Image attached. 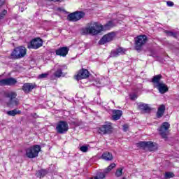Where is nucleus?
<instances>
[{
    "instance_id": "nucleus-1",
    "label": "nucleus",
    "mask_w": 179,
    "mask_h": 179,
    "mask_svg": "<svg viewBox=\"0 0 179 179\" xmlns=\"http://www.w3.org/2000/svg\"><path fill=\"white\" fill-rule=\"evenodd\" d=\"M101 31H103V25L97 22H91L88 27L82 29L81 33L84 35L92 34L96 36Z\"/></svg>"
},
{
    "instance_id": "nucleus-2",
    "label": "nucleus",
    "mask_w": 179,
    "mask_h": 179,
    "mask_svg": "<svg viewBox=\"0 0 179 179\" xmlns=\"http://www.w3.org/2000/svg\"><path fill=\"white\" fill-rule=\"evenodd\" d=\"M17 94L16 92H8L5 93V97L8 99L7 105L8 107H15V106H19V99H16Z\"/></svg>"
},
{
    "instance_id": "nucleus-3",
    "label": "nucleus",
    "mask_w": 179,
    "mask_h": 179,
    "mask_svg": "<svg viewBox=\"0 0 179 179\" xmlns=\"http://www.w3.org/2000/svg\"><path fill=\"white\" fill-rule=\"evenodd\" d=\"M27 54V49L25 47L20 46L15 48L11 53V57L14 59H20V58H23Z\"/></svg>"
},
{
    "instance_id": "nucleus-4",
    "label": "nucleus",
    "mask_w": 179,
    "mask_h": 179,
    "mask_svg": "<svg viewBox=\"0 0 179 179\" xmlns=\"http://www.w3.org/2000/svg\"><path fill=\"white\" fill-rule=\"evenodd\" d=\"M41 147L38 145H33L26 149V156L29 159H34L38 156Z\"/></svg>"
},
{
    "instance_id": "nucleus-5",
    "label": "nucleus",
    "mask_w": 179,
    "mask_h": 179,
    "mask_svg": "<svg viewBox=\"0 0 179 179\" xmlns=\"http://www.w3.org/2000/svg\"><path fill=\"white\" fill-rule=\"evenodd\" d=\"M69 130V124L65 121H59L56 125V132L57 134H66Z\"/></svg>"
},
{
    "instance_id": "nucleus-6",
    "label": "nucleus",
    "mask_w": 179,
    "mask_h": 179,
    "mask_svg": "<svg viewBox=\"0 0 179 179\" xmlns=\"http://www.w3.org/2000/svg\"><path fill=\"white\" fill-rule=\"evenodd\" d=\"M146 40H148L146 35H140L135 38V48L137 51L141 50L142 47L146 44Z\"/></svg>"
},
{
    "instance_id": "nucleus-7",
    "label": "nucleus",
    "mask_w": 179,
    "mask_h": 179,
    "mask_svg": "<svg viewBox=\"0 0 179 179\" xmlns=\"http://www.w3.org/2000/svg\"><path fill=\"white\" fill-rule=\"evenodd\" d=\"M83 17H85L83 11H76L68 15L67 20H69V22H78V20H80V19H83Z\"/></svg>"
},
{
    "instance_id": "nucleus-8",
    "label": "nucleus",
    "mask_w": 179,
    "mask_h": 179,
    "mask_svg": "<svg viewBox=\"0 0 179 179\" xmlns=\"http://www.w3.org/2000/svg\"><path fill=\"white\" fill-rule=\"evenodd\" d=\"M140 148H144L148 149L150 152H155V150H157V144L156 143H153L151 141H141L138 143Z\"/></svg>"
},
{
    "instance_id": "nucleus-9",
    "label": "nucleus",
    "mask_w": 179,
    "mask_h": 179,
    "mask_svg": "<svg viewBox=\"0 0 179 179\" xmlns=\"http://www.w3.org/2000/svg\"><path fill=\"white\" fill-rule=\"evenodd\" d=\"M40 47H43V39L40 38H34L28 45V48L29 49L38 50Z\"/></svg>"
},
{
    "instance_id": "nucleus-10",
    "label": "nucleus",
    "mask_w": 179,
    "mask_h": 179,
    "mask_svg": "<svg viewBox=\"0 0 179 179\" xmlns=\"http://www.w3.org/2000/svg\"><path fill=\"white\" fill-rule=\"evenodd\" d=\"M170 128V124L167 122H164L158 131L159 132V135L164 138H167V135L169 134V129Z\"/></svg>"
},
{
    "instance_id": "nucleus-11",
    "label": "nucleus",
    "mask_w": 179,
    "mask_h": 179,
    "mask_svg": "<svg viewBox=\"0 0 179 179\" xmlns=\"http://www.w3.org/2000/svg\"><path fill=\"white\" fill-rule=\"evenodd\" d=\"M114 37H115V33L110 32L101 38V39L99 41V44H106V43H110V41H113Z\"/></svg>"
},
{
    "instance_id": "nucleus-12",
    "label": "nucleus",
    "mask_w": 179,
    "mask_h": 179,
    "mask_svg": "<svg viewBox=\"0 0 179 179\" xmlns=\"http://www.w3.org/2000/svg\"><path fill=\"white\" fill-rule=\"evenodd\" d=\"M89 71L87 69H83L78 71L76 76V80H80L81 79H86L89 78Z\"/></svg>"
},
{
    "instance_id": "nucleus-13",
    "label": "nucleus",
    "mask_w": 179,
    "mask_h": 179,
    "mask_svg": "<svg viewBox=\"0 0 179 179\" xmlns=\"http://www.w3.org/2000/svg\"><path fill=\"white\" fill-rule=\"evenodd\" d=\"M17 81L13 78H6L0 80V86H13L16 85Z\"/></svg>"
},
{
    "instance_id": "nucleus-14",
    "label": "nucleus",
    "mask_w": 179,
    "mask_h": 179,
    "mask_svg": "<svg viewBox=\"0 0 179 179\" xmlns=\"http://www.w3.org/2000/svg\"><path fill=\"white\" fill-rule=\"evenodd\" d=\"M112 130L113 127H111V124H108L101 127L99 129L98 132L101 134V135H106V134H111Z\"/></svg>"
},
{
    "instance_id": "nucleus-15",
    "label": "nucleus",
    "mask_w": 179,
    "mask_h": 179,
    "mask_svg": "<svg viewBox=\"0 0 179 179\" xmlns=\"http://www.w3.org/2000/svg\"><path fill=\"white\" fill-rule=\"evenodd\" d=\"M125 49L122 48H119L115 50H113L110 53V57H111L112 58H115L117 57H120V55H124V54H125Z\"/></svg>"
},
{
    "instance_id": "nucleus-16",
    "label": "nucleus",
    "mask_w": 179,
    "mask_h": 179,
    "mask_svg": "<svg viewBox=\"0 0 179 179\" xmlns=\"http://www.w3.org/2000/svg\"><path fill=\"white\" fill-rule=\"evenodd\" d=\"M69 51V49L66 47H62L57 50H56L55 52L57 55H59V57H66L68 55V52Z\"/></svg>"
},
{
    "instance_id": "nucleus-17",
    "label": "nucleus",
    "mask_w": 179,
    "mask_h": 179,
    "mask_svg": "<svg viewBox=\"0 0 179 179\" xmlns=\"http://www.w3.org/2000/svg\"><path fill=\"white\" fill-rule=\"evenodd\" d=\"M115 26H117V20L109 21L105 25H102V31L103 30H110V29Z\"/></svg>"
},
{
    "instance_id": "nucleus-18",
    "label": "nucleus",
    "mask_w": 179,
    "mask_h": 179,
    "mask_svg": "<svg viewBox=\"0 0 179 179\" xmlns=\"http://www.w3.org/2000/svg\"><path fill=\"white\" fill-rule=\"evenodd\" d=\"M34 87H36V84L25 83L22 86V90L24 92V93H29V92H31V90L34 89Z\"/></svg>"
},
{
    "instance_id": "nucleus-19",
    "label": "nucleus",
    "mask_w": 179,
    "mask_h": 179,
    "mask_svg": "<svg viewBox=\"0 0 179 179\" xmlns=\"http://www.w3.org/2000/svg\"><path fill=\"white\" fill-rule=\"evenodd\" d=\"M113 115H112V118L113 121H118V120H120L122 115V111L120 110H113Z\"/></svg>"
},
{
    "instance_id": "nucleus-20",
    "label": "nucleus",
    "mask_w": 179,
    "mask_h": 179,
    "mask_svg": "<svg viewBox=\"0 0 179 179\" xmlns=\"http://www.w3.org/2000/svg\"><path fill=\"white\" fill-rule=\"evenodd\" d=\"M157 87L159 93H161L162 94H164V93L169 92V87H167V85H166L163 83H162L161 84H158V85H157Z\"/></svg>"
},
{
    "instance_id": "nucleus-21",
    "label": "nucleus",
    "mask_w": 179,
    "mask_h": 179,
    "mask_svg": "<svg viewBox=\"0 0 179 179\" xmlns=\"http://www.w3.org/2000/svg\"><path fill=\"white\" fill-rule=\"evenodd\" d=\"M164 111H166V106L163 104L160 105L157 112V118H162V117H163V115L164 114Z\"/></svg>"
},
{
    "instance_id": "nucleus-22",
    "label": "nucleus",
    "mask_w": 179,
    "mask_h": 179,
    "mask_svg": "<svg viewBox=\"0 0 179 179\" xmlns=\"http://www.w3.org/2000/svg\"><path fill=\"white\" fill-rule=\"evenodd\" d=\"M64 69H66V66H60L54 73V76L56 78H61V76L63 75L62 71H64Z\"/></svg>"
},
{
    "instance_id": "nucleus-23",
    "label": "nucleus",
    "mask_w": 179,
    "mask_h": 179,
    "mask_svg": "<svg viewBox=\"0 0 179 179\" xmlns=\"http://www.w3.org/2000/svg\"><path fill=\"white\" fill-rule=\"evenodd\" d=\"M138 107L143 113H149L150 111V108L146 103H139Z\"/></svg>"
},
{
    "instance_id": "nucleus-24",
    "label": "nucleus",
    "mask_w": 179,
    "mask_h": 179,
    "mask_svg": "<svg viewBox=\"0 0 179 179\" xmlns=\"http://www.w3.org/2000/svg\"><path fill=\"white\" fill-rule=\"evenodd\" d=\"M101 157V159L106 160V162H110L113 159V154L108 152H105L102 154Z\"/></svg>"
},
{
    "instance_id": "nucleus-25",
    "label": "nucleus",
    "mask_w": 179,
    "mask_h": 179,
    "mask_svg": "<svg viewBox=\"0 0 179 179\" xmlns=\"http://www.w3.org/2000/svg\"><path fill=\"white\" fill-rule=\"evenodd\" d=\"M160 79H162V75H157L152 78V83H155L157 87L159 86V84L162 83V82H160Z\"/></svg>"
},
{
    "instance_id": "nucleus-26",
    "label": "nucleus",
    "mask_w": 179,
    "mask_h": 179,
    "mask_svg": "<svg viewBox=\"0 0 179 179\" xmlns=\"http://www.w3.org/2000/svg\"><path fill=\"white\" fill-rule=\"evenodd\" d=\"M115 166L116 165L115 163L110 164L107 168L103 170V172L102 173L105 175V177L106 174H108V173H110V171L113 170V169H115Z\"/></svg>"
},
{
    "instance_id": "nucleus-27",
    "label": "nucleus",
    "mask_w": 179,
    "mask_h": 179,
    "mask_svg": "<svg viewBox=\"0 0 179 179\" xmlns=\"http://www.w3.org/2000/svg\"><path fill=\"white\" fill-rule=\"evenodd\" d=\"M48 173V171H47V170L42 169L37 172L36 176L39 177V178H41L44 177V176H45Z\"/></svg>"
},
{
    "instance_id": "nucleus-28",
    "label": "nucleus",
    "mask_w": 179,
    "mask_h": 179,
    "mask_svg": "<svg viewBox=\"0 0 179 179\" xmlns=\"http://www.w3.org/2000/svg\"><path fill=\"white\" fill-rule=\"evenodd\" d=\"M20 113V111H17V110H16V109L7 111L8 115H10L11 117H15V115H16L17 114H19Z\"/></svg>"
},
{
    "instance_id": "nucleus-29",
    "label": "nucleus",
    "mask_w": 179,
    "mask_h": 179,
    "mask_svg": "<svg viewBox=\"0 0 179 179\" xmlns=\"http://www.w3.org/2000/svg\"><path fill=\"white\" fill-rule=\"evenodd\" d=\"M106 178V175L103 173V172H99L96 174V176L92 178L91 179H105Z\"/></svg>"
},
{
    "instance_id": "nucleus-30",
    "label": "nucleus",
    "mask_w": 179,
    "mask_h": 179,
    "mask_svg": "<svg viewBox=\"0 0 179 179\" xmlns=\"http://www.w3.org/2000/svg\"><path fill=\"white\" fill-rule=\"evenodd\" d=\"M49 75H50V72H46V73L40 74L38 76V79H45L48 78Z\"/></svg>"
},
{
    "instance_id": "nucleus-31",
    "label": "nucleus",
    "mask_w": 179,
    "mask_h": 179,
    "mask_svg": "<svg viewBox=\"0 0 179 179\" xmlns=\"http://www.w3.org/2000/svg\"><path fill=\"white\" fill-rule=\"evenodd\" d=\"M115 176H116V177H121V176H122V168H119L116 171Z\"/></svg>"
},
{
    "instance_id": "nucleus-32",
    "label": "nucleus",
    "mask_w": 179,
    "mask_h": 179,
    "mask_svg": "<svg viewBox=\"0 0 179 179\" xmlns=\"http://www.w3.org/2000/svg\"><path fill=\"white\" fill-rule=\"evenodd\" d=\"M174 177V173L171 172L165 173V178H173Z\"/></svg>"
},
{
    "instance_id": "nucleus-33",
    "label": "nucleus",
    "mask_w": 179,
    "mask_h": 179,
    "mask_svg": "<svg viewBox=\"0 0 179 179\" xmlns=\"http://www.w3.org/2000/svg\"><path fill=\"white\" fill-rule=\"evenodd\" d=\"M6 13H8V10H3L1 13H0V20L6 16Z\"/></svg>"
},
{
    "instance_id": "nucleus-34",
    "label": "nucleus",
    "mask_w": 179,
    "mask_h": 179,
    "mask_svg": "<svg viewBox=\"0 0 179 179\" xmlns=\"http://www.w3.org/2000/svg\"><path fill=\"white\" fill-rule=\"evenodd\" d=\"M166 34L169 37H177V34L170 31H166Z\"/></svg>"
},
{
    "instance_id": "nucleus-35",
    "label": "nucleus",
    "mask_w": 179,
    "mask_h": 179,
    "mask_svg": "<svg viewBox=\"0 0 179 179\" xmlns=\"http://www.w3.org/2000/svg\"><path fill=\"white\" fill-rule=\"evenodd\" d=\"M80 150H81V152H86L87 150H89V147L83 145L80 147Z\"/></svg>"
},
{
    "instance_id": "nucleus-36",
    "label": "nucleus",
    "mask_w": 179,
    "mask_h": 179,
    "mask_svg": "<svg viewBox=\"0 0 179 179\" xmlns=\"http://www.w3.org/2000/svg\"><path fill=\"white\" fill-rule=\"evenodd\" d=\"M166 5L169 7H173V6H174V2L171 1H166Z\"/></svg>"
},
{
    "instance_id": "nucleus-37",
    "label": "nucleus",
    "mask_w": 179,
    "mask_h": 179,
    "mask_svg": "<svg viewBox=\"0 0 179 179\" xmlns=\"http://www.w3.org/2000/svg\"><path fill=\"white\" fill-rule=\"evenodd\" d=\"M129 128V126L128 124H124L123 125V131L124 132H127V131H128Z\"/></svg>"
},
{
    "instance_id": "nucleus-38",
    "label": "nucleus",
    "mask_w": 179,
    "mask_h": 179,
    "mask_svg": "<svg viewBox=\"0 0 179 179\" xmlns=\"http://www.w3.org/2000/svg\"><path fill=\"white\" fill-rule=\"evenodd\" d=\"M137 97H138V96H136V94H131V95H130V99H131V100H135L136 99H137Z\"/></svg>"
},
{
    "instance_id": "nucleus-39",
    "label": "nucleus",
    "mask_w": 179,
    "mask_h": 179,
    "mask_svg": "<svg viewBox=\"0 0 179 179\" xmlns=\"http://www.w3.org/2000/svg\"><path fill=\"white\" fill-rule=\"evenodd\" d=\"M5 3V0H0V8Z\"/></svg>"
},
{
    "instance_id": "nucleus-40",
    "label": "nucleus",
    "mask_w": 179,
    "mask_h": 179,
    "mask_svg": "<svg viewBox=\"0 0 179 179\" xmlns=\"http://www.w3.org/2000/svg\"><path fill=\"white\" fill-rule=\"evenodd\" d=\"M48 1H50V2L51 1H53V2H61V1H62V0H48Z\"/></svg>"
},
{
    "instance_id": "nucleus-41",
    "label": "nucleus",
    "mask_w": 179,
    "mask_h": 179,
    "mask_svg": "<svg viewBox=\"0 0 179 179\" xmlns=\"http://www.w3.org/2000/svg\"><path fill=\"white\" fill-rule=\"evenodd\" d=\"M57 10H59L60 12H65V10H64V8H57Z\"/></svg>"
},
{
    "instance_id": "nucleus-42",
    "label": "nucleus",
    "mask_w": 179,
    "mask_h": 179,
    "mask_svg": "<svg viewBox=\"0 0 179 179\" xmlns=\"http://www.w3.org/2000/svg\"><path fill=\"white\" fill-rule=\"evenodd\" d=\"M123 179H125V178H123Z\"/></svg>"
}]
</instances>
